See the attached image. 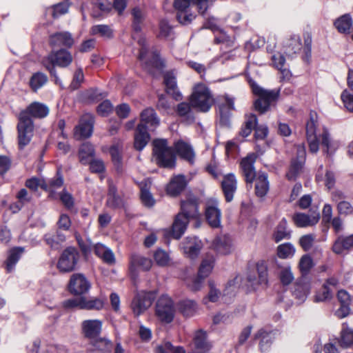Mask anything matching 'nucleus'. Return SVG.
Returning a JSON list of instances; mask_svg holds the SVG:
<instances>
[{
	"label": "nucleus",
	"instance_id": "obj_5",
	"mask_svg": "<svg viewBox=\"0 0 353 353\" xmlns=\"http://www.w3.org/2000/svg\"><path fill=\"white\" fill-rule=\"evenodd\" d=\"M152 145L153 158L157 164L165 168H174L176 165V157L172 148L168 145L167 139H154Z\"/></svg>",
	"mask_w": 353,
	"mask_h": 353
},
{
	"label": "nucleus",
	"instance_id": "obj_6",
	"mask_svg": "<svg viewBox=\"0 0 353 353\" xmlns=\"http://www.w3.org/2000/svg\"><path fill=\"white\" fill-rule=\"evenodd\" d=\"M72 61L71 53L65 49L52 51L46 57H45L42 63L43 66L49 71L50 74L55 78V83H58L60 81L57 75L55 66L61 68L68 67Z\"/></svg>",
	"mask_w": 353,
	"mask_h": 353
},
{
	"label": "nucleus",
	"instance_id": "obj_29",
	"mask_svg": "<svg viewBox=\"0 0 353 353\" xmlns=\"http://www.w3.org/2000/svg\"><path fill=\"white\" fill-rule=\"evenodd\" d=\"M212 247L220 254H228L232 250V239L227 235L219 236L213 241Z\"/></svg>",
	"mask_w": 353,
	"mask_h": 353
},
{
	"label": "nucleus",
	"instance_id": "obj_28",
	"mask_svg": "<svg viewBox=\"0 0 353 353\" xmlns=\"http://www.w3.org/2000/svg\"><path fill=\"white\" fill-rule=\"evenodd\" d=\"M152 265L151 259L143 256L133 254L130 258V270L132 273H135L138 268L144 271L149 270Z\"/></svg>",
	"mask_w": 353,
	"mask_h": 353
},
{
	"label": "nucleus",
	"instance_id": "obj_55",
	"mask_svg": "<svg viewBox=\"0 0 353 353\" xmlns=\"http://www.w3.org/2000/svg\"><path fill=\"white\" fill-rule=\"evenodd\" d=\"M295 253L294 247L290 243H283L277 248V255L281 259L291 258Z\"/></svg>",
	"mask_w": 353,
	"mask_h": 353
},
{
	"label": "nucleus",
	"instance_id": "obj_4",
	"mask_svg": "<svg viewBox=\"0 0 353 353\" xmlns=\"http://www.w3.org/2000/svg\"><path fill=\"white\" fill-rule=\"evenodd\" d=\"M248 82L253 93L259 97L254 103L255 110L261 114L265 113L278 100L280 89L265 90L257 85L252 79H250Z\"/></svg>",
	"mask_w": 353,
	"mask_h": 353
},
{
	"label": "nucleus",
	"instance_id": "obj_51",
	"mask_svg": "<svg viewBox=\"0 0 353 353\" xmlns=\"http://www.w3.org/2000/svg\"><path fill=\"white\" fill-rule=\"evenodd\" d=\"M48 81L47 76L40 72L34 73L30 79V86L31 89L37 92L39 89L43 87Z\"/></svg>",
	"mask_w": 353,
	"mask_h": 353
},
{
	"label": "nucleus",
	"instance_id": "obj_42",
	"mask_svg": "<svg viewBox=\"0 0 353 353\" xmlns=\"http://www.w3.org/2000/svg\"><path fill=\"white\" fill-rule=\"evenodd\" d=\"M94 156V146L88 142L83 143L79 150V161L82 164L87 165Z\"/></svg>",
	"mask_w": 353,
	"mask_h": 353
},
{
	"label": "nucleus",
	"instance_id": "obj_63",
	"mask_svg": "<svg viewBox=\"0 0 353 353\" xmlns=\"http://www.w3.org/2000/svg\"><path fill=\"white\" fill-rule=\"evenodd\" d=\"M69 5L67 3H60L54 5L51 8L48 9L54 18H57L59 16L68 12Z\"/></svg>",
	"mask_w": 353,
	"mask_h": 353
},
{
	"label": "nucleus",
	"instance_id": "obj_24",
	"mask_svg": "<svg viewBox=\"0 0 353 353\" xmlns=\"http://www.w3.org/2000/svg\"><path fill=\"white\" fill-rule=\"evenodd\" d=\"M140 117L141 123L139 125H143L148 130L153 131L159 125V119L152 108H146L143 110Z\"/></svg>",
	"mask_w": 353,
	"mask_h": 353
},
{
	"label": "nucleus",
	"instance_id": "obj_19",
	"mask_svg": "<svg viewBox=\"0 0 353 353\" xmlns=\"http://www.w3.org/2000/svg\"><path fill=\"white\" fill-rule=\"evenodd\" d=\"M103 322L99 319L85 320L81 323L82 334L90 341L100 336Z\"/></svg>",
	"mask_w": 353,
	"mask_h": 353
},
{
	"label": "nucleus",
	"instance_id": "obj_56",
	"mask_svg": "<svg viewBox=\"0 0 353 353\" xmlns=\"http://www.w3.org/2000/svg\"><path fill=\"white\" fill-rule=\"evenodd\" d=\"M301 48L302 43L300 37L297 35H294L286 44V52L289 54H296L301 50Z\"/></svg>",
	"mask_w": 353,
	"mask_h": 353
},
{
	"label": "nucleus",
	"instance_id": "obj_52",
	"mask_svg": "<svg viewBox=\"0 0 353 353\" xmlns=\"http://www.w3.org/2000/svg\"><path fill=\"white\" fill-rule=\"evenodd\" d=\"M90 33L93 35L99 34L105 39L113 37V30L109 26L105 24L93 26L90 29Z\"/></svg>",
	"mask_w": 353,
	"mask_h": 353
},
{
	"label": "nucleus",
	"instance_id": "obj_36",
	"mask_svg": "<svg viewBox=\"0 0 353 353\" xmlns=\"http://www.w3.org/2000/svg\"><path fill=\"white\" fill-rule=\"evenodd\" d=\"M193 340L195 349L199 353H205L210 350L211 345L207 341V334L203 330L196 331Z\"/></svg>",
	"mask_w": 353,
	"mask_h": 353
},
{
	"label": "nucleus",
	"instance_id": "obj_16",
	"mask_svg": "<svg viewBox=\"0 0 353 353\" xmlns=\"http://www.w3.org/2000/svg\"><path fill=\"white\" fill-rule=\"evenodd\" d=\"M332 201L335 203L338 214L341 216L353 215V205L346 200L347 195L336 190L332 192Z\"/></svg>",
	"mask_w": 353,
	"mask_h": 353
},
{
	"label": "nucleus",
	"instance_id": "obj_23",
	"mask_svg": "<svg viewBox=\"0 0 353 353\" xmlns=\"http://www.w3.org/2000/svg\"><path fill=\"white\" fill-rule=\"evenodd\" d=\"M49 43L53 48H71L74 44V39L68 32H59L50 36Z\"/></svg>",
	"mask_w": 353,
	"mask_h": 353
},
{
	"label": "nucleus",
	"instance_id": "obj_9",
	"mask_svg": "<svg viewBox=\"0 0 353 353\" xmlns=\"http://www.w3.org/2000/svg\"><path fill=\"white\" fill-rule=\"evenodd\" d=\"M175 309L172 300L167 295H163L157 300L155 315L163 323H171L174 317Z\"/></svg>",
	"mask_w": 353,
	"mask_h": 353
},
{
	"label": "nucleus",
	"instance_id": "obj_54",
	"mask_svg": "<svg viewBox=\"0 0 353 353\" xmlns=\"http://www.w3.org/2000/svg\"><path fill=\"white\" fill-rule=\"evenodd\" d=\"M257 123V118L256 115L251 114L245 121L244 125L242 127L239 132V136L242 138H245L249 136L254 126Z\"/></svg>",
	"mask_w": 353,
	"mask_h": 353
},
{
	"label": "nucleus",
	"instance_id": "obj_3",
	"mask_svg": "<svg viewBox=\"0 0 353 353\" xmlns=\"http://www.w3.org/2000/svg\"><path fill=\"white\" fill-rule=\"evenodd\" d=\"M214 0H174V8L178 11L176 19L182 25L190 24L196 17L192 13H188L191 6H195L198 12L204 15L212 6Z\"/></svg>",
	"mask_w": 353,
	"mask_h": 353
},
{
	"label": "nucleus",
	"instance_id": "obj_35",
	"mask_svg": "<svg viewBox=\"0 0 353 353\" xmlns=\"http://www.w3.org/2000/svg\"><path fill=\"white\" fill-rule=\"evenodd\" d=\"M150 136L146 128L143 125H138L134 135V148L137 150H142L150 141Z\"/></svg>",
	"mask_w": 353,
	"mask_h": 353
},
{
	"label": "nucleus",
	"instance_id": "obj_11",
	"mask_svg": "<svg viewBox=\"0 0 353 353\" xmlns=\"http://www.w3.org/2000/svg\"><path fill=\"white\" fill-rule=\"evenodd\" d=\"M155 299L153 292H141L133 299L131 307L134 314L139 316L146 311Z\"/></svg>",
	"mask_w": 353,
	"mask_h": 353
},
{
	"label": "nucleus",
	"instance_id": "obj_26",
	"mask_svg": "<svg viewBox=\"0 0 353 353\" xmlns=\"http://www.w3.org/2000/svg\"><path fill=\"white\" fill-rule=\"evenodd\" d=\"M174 147L176 152L181 159L191 164L194 163L195 153L190 144L183 141L179 140L174 143Z\"/></svg>",
	"mask_w": 353,
	"mask_h": 353
},
{
	"label": "nucleus",
	"instance_id": "obj_32",
	"mask_svg": "<svg viewBox=\"0 0 353 353\" xmlns=\"http://www.w3.org/2000/svg\"><path fill=\"white\" fill-rule=\"evenodd\" d=\"M187 185V181L184 175L174 176L167 186V192L169 195L175 196L179 194Z\"/></svg>",
	"mask_w": 353,
	"mask_h": 353
},
{
	"label": "nucleus",
	"instance_id": "obj_62",
	"mask_svg": "<svg viewBox=\"0 0 353 353\" xmlns=\"http://www.w3.org/2000/svg\"><path fill=\"white\" fill-rule=\"evenodd\" d=\"M313 266L312 259L309 255H303L299 261V268L302 274H307Z\"/></svg>",
	"mask_w": 353,
	"mask_h": 353
},
{
	"label": "nucleus",
	"instance_id": "obj_45",
	"mask_svg": "<svg viewBox=\"0 0 353 353\" xmlns=\"http://www.w3.org/2000/svg\"><path fill=\"white\" fill-rule=\"evenodd\" d=\"M176 114L181 117L188 123H192L194 121V113L191 109L190 103L181 102L177 105Z\"/></svg>",
	"mask_w": 353,
	"mask_h": 353
},
{
	"label": "nucleus",
	"instance_id": "obj_7",
	"mask_svg": "<svg viewBox=\"0 0 353 353\" xmlns=\"http://www.w3.org/2000/svg\"><path fill=\"white\" fill-rule=\"evenodd\" d=\"M214 99L210 89L203 83L194 85L190 97V103L192 108L203 112L209 111L214 104Z\"/></svg>",
	"mask_w": 353,
	"mask_h": 353
},
{
	"label": "nucleus",
	"instance_id": "obj_8",
	"mask_svg": "<svg viewBox=\"0 0 353 353\" xmlns=\"http://www.w3.org/2000/svg\"><path fill=\"white\" fill-rule=\"evenodd\" d=\"M34 125L31 118L26 113H21L17 125L18 145L20 150L28 145L33 136Z\"/></svg>",
	"mask_w": 353,
	"mask_h": 353
},
{
	"label": "nucleus",
	"instance_id": "obj_31",
	"mask_svg": "<svg viewBox=\"0 0 353 353\" xmlns=\"http://www.w3.org/2000/svg\"><path fill=\"white\" fill-rule=\"evenodd\" d=\"M43 240L52 249L58 250L65 241L66 236L63 231L57 230L55 232L46 234L43 236Z\"/></svg>",
	"mask_w": 353,
	"mask_h": 353
},
{
	"label": "nucleus",
	"instance_id": "obj_12",
	"mask_svg": "<svg viewBox=\"0 0 353 353\" xmlns=\"http://www.w3.org/2000/svg\"><path fill=\"white\" fill-rule=\"evenodd\" d=\"M142 47L139 52V59L144 63L145 68L151 74H153V69L161 71L164 67L163 61L159 57V54L157 51H154L151 53V57L150 60H148V50L141 44Z\"/></svg>",
	"mask_w": 353,
	"mask_h": 353
},
{
	"label": "nucleus",
	"instance_id": "obj_39",
	"mask_svg": "<svg viewBox=\"0 0 353 353\" xmlns=\"http://www.w3.org/2000/svg\"><path fill=\"white\" fill-rule=\"evenodd\" d=\"M63 184V178L59 170L57 171V175L48 180H43L41 183V188L46 191L51 193L55 190L60 188Z\"/></svg>",
	"mask_w": 353,
	"mask_h": 353
},
{
	"label": "nucleus",
	"instance_id": "obj_57",
	"mask_svg": "<svg viewBox=\"0 0 353 353\" xmlns=\"http://www.w3.org/2000/svg\"><path fill=\"white\" fill-rule=\"evenodd\" d=\"M304 163L305 162L303 161L293 159L291 162L290 170L286 174L288 179L289 180H294L303 168Z\"/></svg>",
	"mask_w": 353,
	"mask_h": 353
},
{
	"label": "nucleus",
	"instance_id": "obj_20",
	"mask_svg": "<svg viewBox=\"0 0 353 353\" xmlns=\"http://www.w3.org/2000/svg\"><path fill=\"white\" fill-rule=\"evenodd\" d=\"M292 221L299 228H307L316 225L320 219V214L314 210L310 214L296 212L293 214Z\"/></svg>",
	"mask_w": 353,
	"mask_h": 353
},
{
	"label": "nucleus",
	"instance_id": "obj_33",
	"mask_svg": "<svg viewBox=\"0 0 353 353\" xmlns=\"http://www.w3.org/2000/svg\"><path fill=\"white\" fill-rule=\"evenodd\" d=\"M91 351L97 353H110L113 348L112 342L105 337H99L91 341Z\"/></svg>",
	"mask_w": 353,
	"mask_h": 353
},
{
	"label": "nucleus",
	"instance_id": "obj_25",
	"mask_svg": "<svg viewBox=\"0 0 353 353\" xmlns=\"http://www.w3.org/2000/svg\"><path fill=\"white\" fill-rule=\"evenodd\" d=\"M165 91L172 96L176 101L182 99L181 92L177 89L176 76L172 71L167 72L163 75Z\"/></svg>",
	"mask_w": 353,
	"mask_h": 353
},
{
	"label": "nucleus",
	"instance_id": "obj_58",
	"mask_svg": "<svg viewBox=\"0 0 353 353\" xmlns=\"http://www.w3.org/2000/svg\"><path fill=\"white\" fill-rule=\"evenodd\" d=\"M332 297V289L327 285H323L314 296V301L316 303L323 302L331 299Z\"/></svg>",
	"mask_w": 353,
	"mask_h": 353
},
{
	"label": "nucleus",
	"instance_id": "obj_17",
	"mask_svg": "<svg viewBox=\"0 0 353 353\" xmlns=\"http://www.w3.org/2000/svg\"><path fill=\"white\" fill-rule=\"evenodd\" d=\"M94 117L90 114H85L81 117L79 125L74 128V136L77 139L90 137L93 132Z\"/></svg>",
	"mask_w": 353,
	"mask_h": 353
},
{
	"label": "nucleus",
	"instance_id": "obj_13",
	"mask_svg": "<svg viewBox=\"0 0 353 353\" xmlns=\"http://www.w3.org/2000/svg\"><path fill=\"white\" fill-rule=\"evenodd\" d=\"M258 276L253 273H249L247 276L248 282L250 286L256 290L259 286L265 287L268 283V266L265 262L261 261L256 263Z\"/></svg>",
	"mask_w": 353,
	"mask_h": 353
},
{
	"label": "nucleus",
	"instance_id": "obj_21",
	"mask_svg": "<svg viewBox=\"0 0 353 353\" xmlns=\"http://www.w3.org/2000/svg\"><path fill=\"white\" fill-rule=\"evenodd\" d=\"M221 188L227 202H230L234 198L237 189V180L233 173H229L223 176L221 181Z\"/></svg>",
	"mask_w": 353,
	"mask_h": 353
},
{
	"label": "nucleus",
	"instance_id": "obj_40",
	"mask_svg": "<svg viewBox=\"0 0 353 353\" xmlns=\"http://www.w3.org/2000/svg\"><path fill=\"white\" fill-rule=\"evenodd\" d=\"M353 248V234L346 237H339L332 246V250L336 254H341L344 250Z\"/></svg>",
	"mask_w": 353,
	"mask_h": 353
},
{
	"label": "nucleus",
	"instance_id": "obj_30",
	"mask_svg": "<svg viewBox=\"0 0 353 353\" xmlns=\"http://www.w3.org/2000/svg\"><path fill=\"white\" fill-rule=\"evenodd\" d=\"M49 108L44 103L40 102H32L27 108L26 113L27 116H31L37 119H43L46 117L49 114Z\"/></svg>",
	"mask_w": 353,
	"mask_h": 353
},
{
	"label": "nucleus",
	"instance_id": "obj_22",
	"mask_svg": "<svg viewBox=\"0 0 353 353\" xmlns=\"http://www.w3.org/2000/svg\"><path fill=\"white\" fill-rule=\"evenodd\" d=\"M105 205L110 209H119L124 206V201L118 194L117 187L111 180H108V191Z\"/></svg>",
	"mask_w": 353,
	"mask_h": 353
},
{
	"label": "nucleus",
	"instance_id": "obj_14",
	"mask_svg": "<svg viewBox=\"0 0 353 353\" xmlns=\"http://www.w3.org/2000/svg\"><path fill=\"white\" fill-rule=\"evenodd\" d=\"M205 215L212 228H217L221 225V212L216 199H210L206 201Z\"/></svg>",
	"mask_w": 353,
	"mask_h": 353
},
{
	"label": "nucleus",
	"instance_id": "obj_10",
	"mask_svg": "<svg viewBox=\"0 0 353 353\" xmlns=\"http://www.w3.org/2000/svg\"><path fill=\"white\" fill-rule=\"evenodd\" d=\"M80 257L81 254L76 248L68 247L61 254L57 268L62 272H72L75 269Z\"/></svg>",
	"mask_w": 353,
	"mask_h": 353
},
{
	"label": "nucleus",
	"instance_id": "obj_43",
	"mask_svg": "<svg viewBox=\"0 0 353 353\" xmlns=\"http://www.w3.org/2000/svg\"><path fill=\"white\" fill-rule=\"evenodd\" d=\"M334 26L341 33H350L352 28V20L350 14H345L337 19L334 22Z\"/></svg>",
	"mask_w": 353,
	"mask_h": 353
},
{
	"label": "nucleus",
	"instance_id": "obj_46",
	"mask_svg": "<svg viewBox=\"0 0 353 353\" xmlns=\"http://www.w3.org/2000/svg\"><path fill=\"white\" fill-rule=\"evenodd\" d=\"M254 338L261 339L259 346L262 352L268 350L273 339L272 333L271 332H268L263 328L257 332Z\"/></svg>",
	"mask_w": 353,
	"mask_h": 353
},
{
	"label": "nucleus",
	"instance_id": "obj_60",
	"mask_svg": "<svg viewBox=\"0 0 353 353\" xmlns=\"http://www.w3.org/2000/svg\"><path fill=\"white\" fill-rule=\"evenodd\" d=\"M103 307V301L97 298H92L91 299H86L83 297V302L81 309L84 310H99Z\"/></svg>",
	"mask_w": 353,
	"mask_h": 353
},
{
	"label": "nucleus",
	"instance_id": "obj_1",
	"mask_svg": "<svg viewBox=\"0 0 353 353\" xmlns=\"http://www.w3.org/2000/svg\"><path fill=\"white\" fill-rule=\"evenodd\" d=\"M316 115L311 113L310 120L307 121L305 125L306 138L310 152L315 154L319 151V140L321 139L323 152L328 156L333 155L339 147V142L331 138L326 128H323L322 133L318 136L316 134Z\"/></svg>",
	"mask_w": 353,
	"mask_h": 353
},
{
	"label": "nucleus",
	"instance_id": "obj_34",
	"mask_svg": "<svg viewBox=\"0 0 353 353\" xmlns=\"http://www.w3.org/2000/svg\"><path fill=\"white\" fill-rule=\"evenodd\" d=\"M233 110H234V99L226 97L225 102L219 105L220 123L222 125H228L229 124L230 112Z\"/></svg>",
	"mask_w": 353,
	"mask_h": 353
},
{
	"label": "nucleus",
	"instance_id": "obj_27",
	"mask_svg": "<svg viewBox=\"0 0 353 353\" xmlns=\"http://www.w3.org/2000/svg\"><path fill=\"white\" fill-rule=\"evenodd\" d=\"M184 253L190 259H195L201 248V241L196 237H187L183 243Z\"/></svg>",
	"mask_w": 353,
	"mask_h": 353
},
{
	"label": "nucleus",
	"instance_id": "obj_37",
	"mask_svg": "<svg viewBox=\"0 0 353 353\" xmlns=\"http://www.w3.org/2000/svg\"><path fill=\"white\" fill-rule=\"evenodd\" d=\"M94 252L103 262L108 264L114 263L115 257L114 253L109 248L103 244L97 243L94 247Z\"/></svg>",
	"mask_w": 353,
	"mask_h": 353
},
{
	"label": "nucleus",
	"instance_id": "obj_47",
	"mask_svg": "<svg viewBox=\"0 0 353 353\" xmlns=\"http://www.w3.org/2000/svg\"><path fill=\"white\" fill-rule=\"evenodd\" d=\"M277 266L279 269V276L281 283L283 285H290L294 279L290 265L289 264L281 265L277 263Z\"/></svg>",
	"mask_w": 353,
	"mask_h": 353
},
{
	"label": "nucleus",
	"instance_id": "obj_44",
	"mask_svg": "<svg viewBox=\"0 0 353 353\" xmlns=\"http://www.w3.org/2000/svg\"><path fill=\"white\" fill-rule=\"evenodd\" d=\"M23 248H14L12 249L8 254V259L6 261V268L8 272H12L20 259L21 254L23 252Z\"/></svg>",
	"mask_w": 353,
	"mask_h": 353
},
{
	"label": "nucleus",
	"instance_id": "obj_53",
	"mask_svg": "<svg viewBox=\"0 0 353 353\" xmlns=\"http://www.w3.org/2000/svg\"><path fill=\"white\" fill-rule=\"evenodd\" d=\"M179 308L185 316H192L196 310V303L192 300H183L179 303Z\"/></svg>",
	"mask_w": 353,
	"mask_h": 353
},
{
	"label": "nucleus",
	"instance_id": "obj_49",
	"mask_svg": "<svg viewBox=\"0 0 353 353\" xmlns=\"http://www.w3.org/2000/svg\"><path fill=\"white\" fill-rule=\"evenodd\" d=\"M104 97L105 95L98 89L92 88L83 92L80 95L81 100L85 103L97 102Z\"/></svg>",
	"mask_w": 353,
	"mask_h": 353
},
{
	"label": "nucleus",
	"instance_id": "obj_48",
	"mask_svg": "<svg viewBox=\"0 0 353 353\" xmlns=\"http://www.w3.org/2000/svg\"><path fill=\"white\" fill-rule=\"evenodd\" d=\"M214 260L212 254L206 255L203 259L199 270L198 275L200 277L205 278L210 274L214 267Z\"/></svg>",
	"mask_w": 353,
	"mask_h": 353
},
{
	"label": "nucleus",
	"instance_id": "obj_59",
	"mask_svg": "<svg viewBox=\"0 0 353 353\" xmlns=\"http://www.w3.org/2000/svg\"><path fill=\"white\" fill-rule=\"evenodd\" d=\"M309 289L305 284L296 283L293 290V295L299 302H303L308 294Z\"/></svg>",
	"mask_w": 353,
	"mask_h": 353
},
{
	"label": "nucleus",
	"instance_id": "obj_41",
	"mask_svg": "<svg viewBox=\"0 0 353 353\" xmlns=\"http://www.w3.org/2000/svg\"><path fill=\"white\" fill-rule=\"evenodd\" d=\"M291 236V230L288 228L287 220L283 218L276 226L273 234L274 241L278 243L283 239H288Z\"/></svg>",
	"mask_w": 353,
	"mask_h": 353
},
{
	"label": "nucleus",
	"instance_id": "obj_15",
	"mask_svg": "<svg viewBox=\"0 0 353 353\" xmlns=\"http://www.w3.org/2000/svg\"><path fill=\"white\" fill-rule=\"evenodd\" d=\"M256 158L257 156L254 153H250L241 160L240 169L247 183L252 184L256 176L254 168Z\"/></svg>",
	"mask_w": 353,
	"mask_h": 353
},
{
	"label": "nucleus",
	"instance_id": "obj_64",
	"mask_svg": "<svg viewBox=\"0 0 353 353\" xmlns=\"http://www.w3.org/2000/svg\"><path fill=\"white\" fill-rule=\"evenodd\" d=\"M341 99L344 107L350 112H353V94L347 90L343 91Z\"/></svg>",
	"mask_w": 353,
	"mask_h": 353
},
{
	"label": "nucleus",
	"instance_id": "obj_38",
	"mask_svg": "<svg viewBox=\"0 0 353 353\" xmlns=\"http://www.w3.org/2000/svg\"><path fill=\"white\" fill-rule=\"evenodd\" d=\"M254 180H256V194L259 197L265 196L269 190V181L268 180V174L265 172H259Z\"/></svg>",
	"mask_w": 353,
	"mask_h": 353
},
{
	"label": "nucleus",
	"instance_id": "obj_18",
	"mask_svg": "<svg viewBox=\"0 0 353 353\" xmlns=\"http://www.w3.org/2000/svg\"><path fill=\"white\" fill-rule=\"evenodd\" d=\"M91 287L90 283L81 273L73 274L70 279L68 288L72 294L81 295L88 292Z\"/></svg>",
	"mask_w": 353,
	"mask_h": 353
},
{
	"label": "nucleus",
	"instance_id": "obj_2",
	"mask_svg": "<svg viewBox=\"0 0 353 353\" xmlns=\"http://www.w3.org/2000/svg\"><path fill=\"white\" fill-rule=\"evenodd\" d=\"M200 217L199 203L196 197H190L181 203V212L177 214L172 224V234L176 239H179L184 234L191 219Z\"/></svg>",
	"mask_w": 353,
	"mask_h": 353
},
{
	"label": "nucleus",
	"instance_id": "obj_50",
	"mask_svg": "<svg viewBox=\"0 0 353 353\" xmlns=\"http://www.w3.org/2000/svg\"><path fill=\"white\" fill-rule=\"evenodd\" d=\"M337 340L342 347L347 348L353 345V330L343 327Z\"/></svg>",
	"mask_w": 353,
	"mask_h": 353
},
{
	"label": "nucleus",
	"instance_id": "obj_61",
	"mask_svg": "<svg viewBox=\"0 0 353 353\" xmlns=\"http://www.w3.org/2000/svg\"><path fill=\"white\" fill-rule=\"evenodd\" d=\"M154 259L159 266H165L170 261L169 254L163 250L159 248L154 253Z\"/></svg>",
	"mask_w": 353,
	"mask_h": 353
}]
</instances>
